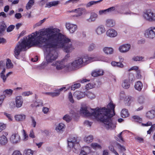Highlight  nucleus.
I'll return each mask as SVG.
<instances>
[{"label":"nucleus","instance_id":"35","mask_svg":"<svg viewBox=\"0 0 155 155\" xmlns=\"http://www.w3.org/2000/svg\"><path fill=\"white\" fill-rule=\"evenodd\" d=\"M64 127L65 125L64 124L62 123H60L59 124L58 126L56 127V130L58 132L62 131L63 129L64 128Z\"/></svg>","mask_w":155,"mask_h":155},{"label":"nucleus","instance_id":"28","mask_svg":"<svg viewBox=\"0 0 155 155\" xmlns=\"http://www.w3.org/2000/svg\"><path fill=\"white\" fill-rule=\"evenodd\" d=\"M59 3V1H58L50 2L46 4L45 7L50 8L53 6H56Z\"/></svg>","mask_w":155,"mask_h":155},{"label":"nucleus","instance_id":"27","mask_svg":"<svg viewBox=\"0 0 155 155\" xmlns=\"http://www.w3.org/2000/svg\"><path fill=\"white\" fill-rule=\"evenodd\" d=\"M143 87L142 83L140 81H137L135 84L134 87L135 89L139 91H141Z\"/></svg>","mask_w":155,"mask_h":155},{"label":"nucleus","instance_id":"30","mask_svg":"<svg viewBox=\"0 0 155 155\" xmlns=\"http://www.w3.org/2000/svg\"><path fill=\"white\" fill-rule=\"evenodd\" d=\"M121 115L123 118H125L128 116L129 114L128 110L125 109H122L121 112Z\"/></svg>","mask_w":155,"mask_h":155},{"label":"nucleus","instance_id":"47","mask_svg":"<svg viewBox=\"0 0 155 155\" xmlns=\"http://www.w3.org/2000/svg\"><path fill=\"white\" fill-rule=\"evenodd\" d=\"M46 18H44L43 20H41L39 22L36 23L35 25V27L41 26L46 20Z\"/></svg>","mask_w":155,"mask_h":155},{"label":"nucleus","instance_id":"29","mask_svg":"<svg viewBox=\"0 0 155 155\" xmlns=\"http://www.w3.org/2000/svg\"><path fill=\"white\" fill-rule=\"evenodd\" d=\"M93 140V137L92 135H90L87 136H85L84 138V141L87 143H89L92 142Z\"/></svg>","mask_w":155,"mask_h":155},{"label":"nucleus","instance_id":"25","mask_svg":"<svg viewBox=\"0 0 155 155\" xmlns=\"http://www.w3.org/2000/svg\"><path fill=\"white\" fill-rule=\"evenodd\" d=\"M115 22L112 19H108L106 21L105 25L107 27H113L115 25Z\"/></svg>","mask_w":155,"mask_h":155},{"label":"nucleus","instance_id":"44","mask_svg":"<svg viewBox=\"0 0 155 155\" xmlns=\"http://www.w3.org/2000/svg\"><path fill=\"white\" fill-rule=\"evenodd\" d=\"M149 130L147 131V133L148 134H150L151 132H153L155 130V124L152 125Z\"/></svg>","mask_w":155,"mask_h":155},{"label":"nucleus","instance_id":"63","mask_svg":"<svg viewBox=\"0 0 155 155\" xmlns=\"http://www.w3.org/2000/svg\"><path fill=\"white\" fill-rule=\"evenodd\" d=\"M32 94V93L30 91L25 92L22 93V95L25 96H28L30 94Z\"/></svg>","mask_w":155,"mask_h":155},{"label":"nucleus","instance_id":"14","mask_svg":"<svg viewBox=\"0 0 155 155\" xmlns=\"http://www.w3.org/2000/svg\"><path fill=\"white\" fill-rule=\"evenodd\" d=\"M6 25L3 21L0 22V36L4 35L6 28Z\"/></svg>","mask_w":155,"mask_h":155},{"label":"nucleus","instance_id":"26","mask_svg":"<svg viewBox=\"0 0 155 155\" xmlns=\"http://www.w3.org/2000/svg\"><path fill=\"white\" fill-rule=\"evenodd\" d=\"M126 7H122L121 8V10L119 11V13L120 14L128 15L130 13V12Z\"/></svg>","mask_w":155,"mask_h":155},{"label":"nucleus","instance_id":"59","mask_svg":"<svg viewBox=\"0 0 155 155\" xmlns=\"http://www.w3.org/2000/svg\"><path fill=\"white\" fill-rule=\"evenodd\" d=\"M5 97L6 96L5 94H3L0 96V105H1Z\"/></svg>","mask_w":155,"mask_h":155},{"label":"nucleus","instance_id":"39","mask_svg":"<svg viewBox=\"0 0 155 155\" xmlns=\"http://www.w3.org/2000/svg\"><path fill=\"white\" fill-rule=\"evenodd\" d=\"M137 101L139 103L142 104L144 103L145 101V99L143 96H140L137 99Z\"/></svg>","mask_w":155,"mask_h":155},{"label":"nucleus","instance_id":"16","mask_svg":"<svg viewBox=\"0 0 155 155\" xmlns=\"http://www.w3.org/2000/svg\"><path fill=\"white\" fill-rule=\"evenodd\" d=\"M152 12L150 10H147L144 13L143 17L147 21L151 20L152 19L150 18Z\"/></svg>","mask_w":155,"mask_h":155},{"label":"nucleus","instance_id":"46","mask_svg":"<svg viewBox=\"0 0 155 155\" xmlns=\"http://www.w3.org/2000/svg\"><path fill=\"white\" fill-rule=\"evenodd\" d=\"M43 104L42 101L41 100H39L36 101L34 103V106L36 107L39 106H42Z\"/></svg>","mask_w":155,"mask_h":155},{"label":"nucleus","instance_id":"64","mask_svg":"<svg viewBox=\"0 0 155 155\" xmlns=\"http://www.w3.org/2000/svg\"><path fill=\"white\" fill-rule=\"evenodd\" d=\"M12 155H22L21 152L18 150H15L12 153Z\"/></svg>","mask_w":155,"mask_h":155},{"label":"nucleus","instance_id":"57","mask_svg":"<svg viewBox=\"0 0 155 155\" xmlns=\"http://www.w3.org/2000/svg\"><path fill=\"white\" fill-rule=\"evenodd\" d=\"M99 14L100 15H102L107 14V9L100 10L99 11Z\"/></svg>","mask_w":155,"mask_h":155},{"label":"nucleus","instance_id":"11","mask_svg":"<svg viewBox=\"0 0 155 155\" xmlns=\"http://www.w3.org/2000/svg\"><path fill=\"white\" fill-rule=\"evenodd\" d=\"M85 96V93H83L80 91H76L73 94L74 97L78 100L84 97Z\"/></svg>","mask_w":155,"mask_h":155},{"label":"nucleus","instance_id":"54","mask_svg":"<svg viewBox=\"0 0 155 155\" xmlns=\"http://www.w3.org/2000/svg\"><path fill=\"white\" fill-rule=\"evenodd\" d=\"M79 0H69L66 1L64 3V4L66 5L69 3H72L73 4L75 3H77Z\"/></svg>","mask_w":155,"mask_h":155},{"label":"nucleus","instance_id":"45","mask_svg":"<svg viewBox=\"0 0 155 155\" xmlns=\"http://www.w3.org/2000/svg\"><path fill=\"white\" fill-rule=\"evenodd\" d=\"M12 92H13V91L11 89H6V90H5L4 91L3 93L5 94H4L5 95V94H7L8 95H10L12 94Z\"/></svg>","mask_w":155,"mask_h":155},{"label":"nucleus","instance_id":"15","mask_svg":"<svg viewBox=\"0 0 155 155\" xmlns=\"http://www.w3.org/2000/svg\"><path fill=\"white\" fill-rule=\"evenodd\" d=\"M65 89L66 87H64L59 89H55L54 90V92L51 93V96L52 97L58 96L60 94L61 92Z\"/></svg>","mask_w":155,"mask_h":155},{"label":"nucleus","instance_id":"17","mask_svg":"<svg viewBox=\"0 0 155 155\" xmlns=\"http://www.w3.org/2000/svg\"><path fill=\"white\" fill-rule=\"evenodd\" d=\"M8 141L7 137L4 135L0 137V145L2 146L5 145Z\"/></svg>","mask_w":155,"mask_h":155},{"label":"nucleus","instance_id":"41","mask_svg":"<svg viewBox=\"0 0 155 155\" xmlns=\"http://www.w3.org/2000/svg\"><path fill=\"white\" fill-rule=\"evenodd\" d=\"M91 146L93 149H100L101 148V145L97 143H92L91 145Z\"/></svg>","mask_w":155,"mask_h":155},{"label":"nucleus","instance_id":"2","mask_svg":"<svg viewBox=\"0 0 155 155\" xmlns=\"http://www.w3.org/2000/svg\"><path fill=\"white\" fill-rule=\"evenodd\" d=\"M114 108L115 105L111 102L107 105V108L97 107L92 109L86 107H82L81 112L85 116L93 117L97 121L102 122L103 125L106 129H113L116 127L115 124L112 120V117L115 114Z\"/></svg>","mask_w":155,"mask_h":155},{"label":"nucleus","instance_id":"5","mask_svg":"<svg viewBox=\"0 0 155 155\" xmlns=\"http://www.w3.org/2000/svg\"><path fill=\"white\" fill-rule=\"evenodd\" d=\"M64 59L61 61H57L55 64H53V65H54L56 66V68L58 70H60L63 68L68 69V70H71L70 67V65H65L64 63Z\"/></svg>","mask_w":155,"mask_h":155},{"label":"nucleus","instance_id":"33","mask_svg":"<svg viewBox=\"0 0 155 155\" xmlns=\"http://www.w3.org/2000/svg\"><path fill=\"white\" fill-rule=\"evenodd\" d=\"M103 1V0H100L99 1H91L89 2H88L87 4H86V7H89L91 6L92 5L96 4L100 2H102Z\"/></svg>","mask_w":155,"mask_h":155},{"label":"nucleus","instance_id":"22","mask_svg":"<svg viewBox=\"0 0 155 155\" xmlns=\"http://www.w3.org/2000/svg\"><path fill=\"white\" fill-rule=\"evenodd\" d=\"M146 117L150 119H152L155 117V111L154 110H151L147 112L146 114Z\"/></svg>","mask_w":155,"mask_h":155},{"label":"nucleus","instance_id":"60","mask_svg":"<svg viewBox=\"0 0 155 155\" xmlns=\"http://www.w3.org/2000/svg\"><path fill=\"white\" fill-rule=\"evenodd\" d=\"M51 62H48L46 61H43L41 64V66L42 68H44L45 67L48 65V64L50 63Z\"/></svg>","mask_w":155,"mask_h":155},{"label":"nucleus","instance_id":"12","mask_svg":"<svg viewBox=\"0 0 155 155\" xmlns=\"http://www.w3.org/2000/svg\"><path fill=\"white\" fill-rule=\"evenodd\" d=\"M95 31L97 35H101L105 32V29L103 25H100L97 27Z\"/></svg>","mask_w":155,"mask_h":155},{"label":"nucleus","instance_id":"8","mask_svg":"<svg viewBox=\"0 0 155 155\" xmlns=\"http://www.w3.org/2000/svg\"><path fill=\"white\" fill-rule=\"evenodd\" d=\"M66 27L67 29L69 31L70 33H73L77 29V27L76 25H74L70 23H66Z\"/></svg>","mask_w":155,"mask_h":155},{"label":"nucleus","instance_id":"37","mask_svg":"<svg viewBox=\"0 0 155 155\" xmlns=\"http://www.w3.org/2000/svg\"><path fill=\"white\" fill-rule=\"evenodd\" d=\"M63 119L67 122H69L71 120L72 117L69 115L67 114L63 117Z\"/></svg>","mask_w":155,"mask_h":155},{"label":"nucleus","instance_id":"7","mask_svg":"<svg viewBox=\"0 0 155 155\" xmlns=\"http://www.w3.org/2000/svg\"><path fill=\"white\" fill-rule=\"evenodd\" d=\"M20 137L18 134H13L11 136L10 141L13 144H16L19 143L20 141Z\"/></svg>","mask_w":155,"mask_h":155},{"label":"nucleus","instance_id":"36","mask_svg":"<svg viewBox=\"0 0 155 155\" xmlns=\"http://www.w3.org/2000/svg\"><path fill=\"white\" fill-rule=\"evenodd\" d=\"M34 3V0H30L27 4L26 5V8L28 10L31 8Z\"/></svg>","mask_w":155,"mask_h":155},{"label":"nucleus","instance_id":"21","mask_svg":"<svg viewBox=\"0 0 155 155\" xmlns=\"http://www.w3.org/2000/svg\"><path fill=\"white\" fill-rule=\"evenodd\" d=\"M124 102L126 106H130L132 102V99L130 96H126L124 99Z\"/></svg>","mask_w":155,"mask_h":155},{"label":"nucleus","instance_id":"4","mask_svg":"<svg viewBox=\"0 0 155 155\" xmlns=\"http://www.w3.org/2000/svg\"><path fill=\"white\" fill-rule=\"evenodd\" d=\"M77 138L71 135L67 140L68 147L70 148H72L73 151L75 153L80 149V146Z\"/></svg>","mask_w":155,"mask_h":155},{"label":"nucleus","instance_id":"20","mask_svg":"<svg viewBox=\"0 0 155 155\" xmlns=\"http://www.w3.org/2000/svg\"><path fill=\"white\" fill-rule=\"evenodd\" d=\"M103 51L107 54H112L114 52L113 48L111 47H105L103 49Z\"/></svg>","mask_w":155,"mask_h":155},{"label":"nucleus","instance_id":"24","mask_svg":"<svg viewBox=\"0 0 155 155\" xmlns=\"http://www.w3.org/2000/svg\"><path fill=\"white\" fill-rule=\"evenodd\" d=\"M90 152V148L87 147H85L81 150L79 155H87Z\"/></svg>","mask_w":155,"mask_h":155},{"label":"nucleus","instance_id":"50","mask_svg":"<svg viewBox=\"0 0 155 155\" xmlns=\"http://www.w3.org/2000/svg\"><path fill=\"white\" fill-rule=\"evenodd\" d=\"M86 88L87 89H90L94 87V84H92L91 83H89L87 84L86 85Z\"/></svg>","mask_w":155,"mask_h":155},{"label":"nucleus","instance_id":"43","mask_svg":"<svg viewBox=\"0 0 155 155\" xmlns=\"http://www.w3.org/2000/svg\"><path fill=\"white\" fill-rule=\"evenodd\" d=\"M81 84L80 83H76L72 85L71 87V90L74 91L75 89L81 87Z\"/></svg>","mask_w":155,"mask_h":155},{"label":"nucleus","instance_id":"18","mask_svg":"<svg viewBox=\"0 0 155 155\" xmlns=\"http://www.w3.org/2000/svg\"><path fill=\"white\" fill-rule=\"evenodd\" d=\"M97 15L94 13L92 12L91 13L90 18L87 19L86 20L89 22H91L95 21L97 18Z\"/></svg>","mask_w":155,"mask_h":155},{"label":"nucleus","instance_id":"38","mask_svg":"<svg viewBox=\"0 0 155 155\" xmlns=\"http://www.w3.org/2000/svg\"><path fill=\"white\" fill-rule=\"evenodd\" d=\"M6 66L7 68L8 69H10L13 68V65L12 63L11 62V61L10 59H7L6 63Z\"/></svg>","mask_w":155,"mask_h":155},{"label":"nucleus","instance_id":"56","mask_svg":"<svg viewBox=\"0 0 155 155\" xmlns=\"http://www.w3.org/2000/svg\"><path fill=\"white\" fill-rule=\"evenodd\" d=\"M92 122H90L88 120H86L84 122L85 125L88 127H90L92 124Z\"/></svg>","mask_w":155,"mask_h":155},{"label":"nucleus","instance_id":"31","mask_svg":"<svg viewBox=\"0 0 155 155\" xmlns=\"http://www.w3.org/2000/svg\"><path fill=\"white\" fill-rule=\"evenodd\" d=\"M15 117L16 120L18 121L23 120L25 118V115L24 114L17 115L15 116Z\"/></svg>","mask_w":155,"mask_h":155},{"label":"nucleus","instance_id":"48","mask_svg":"<svg viewBox=\"0 0 155 155\" xmlns=\"http://www.w3.org/2000/svg\"><path fill=\"white\" fill-rule=\"evenodd\" d=\"M15 28V26L13 25H11L7 28V32H9L12 31Z\"/></svg>","mask_w":155,"mask_h":155},{"label":"nucleus","instance_id":"52","mask_svg":"<svg viewBox=\"0 0 155 155\" xmlns=\"http://www.w3.org/2000/svg\"><path fill=\"white\" fill-rule=\"evenodd\" d=\"M6 128V125L5 124L0 123V133Z\"/></svg>","mask_w":155,"mask_h":155},{"label":"nucleus","instance_id":"1","mask_svg":"<svg viewBox=\"0 0 155 155\" xmlns=\"http://www.w3.org/2000/svg\"><path fill=\"white\" fill-rule=\"evenodd\" d=\"M59 29L48 28L45 30L36 31L29 35L27 39H21L15 49L16 58L22 51L35 45L45 50V58L48 62H52L58 57V53L55 48H62L66 53L71 52L74 49L70 39L60 33Z\"/></svg>","mask_w":155,"mask_h":155},{"label":"nucleus","instance_id":"13","mask_svg":"<svg viewBox=\"0 0 155 155\" xmlns=\"http://www.w3.org/2000/svg\"><path fill=\"white\" fill-rule=\"evenodd\" d=\"M16 106L17 107H21L23 103V99L21 96H17L15 99Z\"/></svg>","mask_w":155,"mask_h":155},{"label":"nucleus","instance_id":"34","mask_svg":"<svg viewBox=\"0 0 155 155\" xmlns=\"http://www.w3.org/2000/svg\"><path fill=\"white\" fill-rule=\"evenodd\" d=\"M85 94L88 98L91 99H93L95 97V94L90 91L87 92L86 93H85Z\"/></svg>","mask_w":155,"mask_h":155},{"label":"nucleus","instance_id":"42","mask_svg":"<svg viewBox=\"0 0 155 155\" xmlns=\"http://www.w3.org/2000/svg\"><path fill=\"white\" fill-rule=\"evenodd\" d=\"M133 119H134V121L140 123L142 122V118H140L139 116H134L133 117Z\"/></svg>","mask_w":155,"mask_h":155},{"label":"nucleus","instance_id":"40","mask_svg":"<svg viewBox=\"0 0 155 155\" xmlns=\"http://www.w3.org/2000/svg\"><path fill=\"white\" fill-rule=\"evenodd\" d=\"M96 48V45L94 43H92L90 44L88 48V50L89 51H91L94 50Z\"/></svg>","mask_w":155,"mask_h":155},{"label":"nucleus","instance_id":"51","mask_svg":"<svg viewBox=\"0 0 155 155\" xmlns=\"http://www.w3.org/2000/svg\"><path fill=\"white\" fill-rule=\"evenodd\" d=\"M68 99L69 101L72 103L74 102V100L73 98V96L72 93L70 92L68 94Z\"/></svg>","mask_w":155,"mask_h":155},{"label":"nucleus","instance_id":"55","mask_svg":"<svg viewBox=\"0 0 155 155\" xmlns=\"http://www.w3.org/2000/svg\"><path fill=\"white\" fill-rule=\"evenodd\" d=\"M143 59V58L142 57H139L137 56L133 58V60L135 61H140L142 60Z\"/></svg>","mask_w":155,"mask_h":155},{"label":"nucleus","instance_id":"23","mask_svg":"<svg viewBox=\"0 0 155 155\" xmlns=\"http://www.w3.org/2000/svg\"><path fill=\"white\" fill-rule=\"evenodd\" d=\"M129 81L127 79L124 80L122 83V86L124 89H127L130 87Z\"/></svg>","mask_w":155,"mask_h":155},{"label":"nucleus","instance_id":"9","mask_svg":"<svg viewBox=\"0 0 155 155\" xmlns=\"http://www.w3.org/2000/svg\"><path fill=\"white\" fill-rule=\"evenodd\" d=\"M130 47V45L129 44H124L120 46L119 48V50L121 53H126L129 50Z\"/></svg>","mask_w":155,"mask_h":155},{"label":"nucleus","instance_id":"10","mask_svg":"<svg viewBox=\"0 0 155 155\" xmlns=\"http://www.w3.org/2000/svg\"><path fill=\"white\" fill-rule=\"evenodd\" d=\"M106 34L107 36L112 38L116 37L117 34V31L112 28L108 30L106 32Z\"/></svg>","mask_w":155,"mask_h":155},{"label":"nucleus","instance_id":"3","mask_svg":"<svg viewBox=\"0 0 155 155\" xmlns=\"http://www.w3.org/2000/svg\"><path fill=\"white\" fill-rule=\"evenodd\" d=\"M94 58L86 56L84 57L83 58H78L69 65L71 70L75 69L81 67L83 64L85 65L94 61Z\"/></svg>","mask_w":155,"mask_h":155},{"label":"nucleus","instance_id":"58","mask_svg":"<svg viewBox=\"0 0 155 155\" xmlns=\"http://www.w3.org/2000/svg\"><path fill=\"white\" fill-rule=\"evenodd\" d=\"M107 9V13H109L112 12L113 11H114L115 9L114 7H111Z\"/></svg>","mask_w":155,"mask_h":155},{"label":"nucleus","instance_id":"62","mask_svg":"<svg viewBox=\"0 0 155 155\" xmlns=\"http://www.w3.org/2000/svg\"><path fill=\"white\" fill-rule=\"evenodd\" d=\"M150 18L152 19L151 20H149V21L150 22L155 21V14L152 12L151 15L150 16Z\"/></svg>","mask_w":155,"mask_h":155},{"label":"nucleus","instance_id":"53","mask_svg":"<svg viewBox=\"0 0 155 155\" xmlns=\"http://www.w3.org/2000/svg\"><path fill=\"white\" fill-rule=\"evenodd\" d=\"M22 130L23 132V135L24 137L23 140H24L26 141L28 139V136L25 130Z\"/></svg>","mask_w":155,"mask_h":155},{"label":"nucleus","instance_id":"19","mask_svg":"<svg viewBox=\"0 0 155 155\" xmlns=\"http://www.w3.org/2000/svg\"><path fill=\"white\" fill-rule=\"evenodd\" d=\"M104 71L102 70H96L92 72L91 73L92 76L96 77L98 76L102 75L103 74Z\"/></svg>","mask_w":155,"mask_h":155},{"label":"nucleus","instance_id":"32","mask_svg":"<svg viewBox=\"0 0 155 155\" xmlns=\"http://www.w3.org/2000/svg\"><path fill=\"white\" fill-rule=\"evenodd\" d=\"M84 8H79L76 9L74 10H72L71 12H76L78 13V14L76 15V17H78L82 15V11H83Z\"/></svg>","mask_w":155,"mask_h":155},{"label":"nucleus","instance_id":"61","mask_svg":"<svg viewBox=\"0 0 155 155\" xmlns=\"http://www.w3.org/2000/svg\"><path fill=\"white\" fill-rule=\"evenodd\" d=\"M136 73H137V75H136V77L138 79H140L141 78V75L140 73V70H138L137 71Z\"/></svg>","mask_w":155,"mask_h":155},{"label":"nucleus","instance_id":"49","mask_svg":"<svg viewBox=\"0 0 155 155\" xmlns=\"http://www.w3.org/2000/svg\"><path fill=\"white\" fill-rule=\"evenodd\" d=\"M25 155H33V151L30 149H28L25 151Z\"/></svg>","mask_w":155,"mask_h":155},{"label":"nucleus","instance_id":"6","mask_svg":"<svg viewBox=\"0 0 155 155\" xmlns=\"http://www.w3.org/2000/svg\"><path fill=\"white\" fill-rule=\"evenodd\" d=\"M146 38L153 39L155 37V27H151L147 29L145 33Z\"/></svg>","mask_w":155,"mask_h":155}]
</instances>
